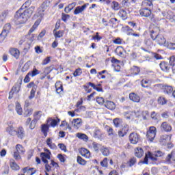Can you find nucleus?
<instances>
[{
  "label": "nucleus",
  "instance_id": "1",
  "mask_svg": "<svg viewBox=\"0 0 175 175\" xmlns=\"http://www.w3.org/2000/svg\"><path fill=\"white\" fill-rule=\"evenodd\" d=\"M33 12H35V7L31 6L29 9L18 10L15 14V20L18 24H25L29 18H31Z\"/></svg>",
  "mask_w": 175,
  "mask_h": 175
},
{
  "label": "nucleus",
  "instance_id": "2",
  "mask_svg": "<svg viewBox=\"0 0 175 175\" xmlns=\"http://www.w3.org/2000/svg\"><path fill=\"white\" fill-rule=\"evenodd\" d=\"M157 136V128L155 126H150L147 131L146 137L149 142H154V139Z\"/></svg>",
  "mask_w": 175,
  "mask_h": 175
},
{
  "label": "nucleus",
  "instance_id": "3",
  "mask_svg": "<svg viewBox=\"0 0 175 175\" xmlns=\"http://www.w3.org/2000/svg\"><path fill=\"white\" fill-rule=\"evenodd\" d=\"M148 159H150V161H152L153 162L158 161V158L154 157L151 152H148V153H146L144 161H139L138 165H140V163H144L145 165H148Z\"/></svg>",
  "mask_w": 175,
  "mask_h": 175
},
{
  "label": "nucleus",
  "instance_id": "4",
  "mask_svg": "<svg viewBox=\"0 0 175 175\" xmlns=\"http://www.w3.org/2000/svg\"><path fill=\"white\" fill-rule=\"evenodd\" d=\"M160 32L161 29H159V27H154L153 29H150L149 33L152 40L154 41L160 35Z\"/></svg>",
  "mask_w": 175,
  "mask_h": 175
},
{
  "label": "nucleus",
  "instance_id": "5",
  "mask_svg": "<svg viewBox=\"0 0 175 175\" xmlns=\"http://www.w3.org/2000/svg\"><path fill=\"white\" fill-rule=\"evenodd\" d=\"M140 140V135L137 133H131L129 135V142L131 144H137Z\"/></svg>",
  "mask_w": 175,
  "mask_h": 175
},
{
  "label": "nucleus",
  "instance_id": "6",
  "mask_svg": "<svg viewBox=\"0 0 175 175\" xmlns=\"http://www.w3.org/2000/svg\"><path fill=\"white\" fill-rule=\"evenodd\" d=\"M172 139V136L167 135H163L160 137L159 142L162 146H166V144H169L170 143V139Z\"/></svg>",
  "mask_w": 175,
  "mask_h": 175
},
{
  "label": "nucleus",
  "instance_id": "7",
  "mask_svg": "<svg viewBox=\"0 0 175 175\" xmlns=\"http://www.w3.org/2000/svg\"><path fill=\"white\" fill-rule=\"evenodd\" d=\"M139 12L142 17H150V16H151V10L148 9L147 7L142 8Z\"/></svg>",
  "mask_w": 175,
  "mask_h": 175
},
{
  "label": "nucleus",
  "instance_id": "8",
  "mask_svg": "<svg viewBox=\"0 0 175 175\" xmlns=\"http://www.w3.org/2000/svg\"><path fill=\"white\" fill-rule=\"evenodd\" d=\"M93 137L95 139H98V140H102L103 139V133L100 129L96 128L93 132Z\"/></svg>",
  "mask_w": 175,
  "mask_h": 175
},
{
  "label": "nucleus",
  "instance_id": "9",
  "mask_svg": "<svg viewBox=\"0 0 175 175\" xmlns=\"http://www.w3.org/2000/svg\"><path fill=\"white\" fill-rule=\"evenodd\" d=\"M154 42H157L158 44L160 46H165L166 44V39L165 37L162 35L160 34L155 40Z\"/></svg>",
  "mask_w": 175,
  "mask_h": 175
},
{
  "label": "nucleus",
  "instance_id": "10",
  "mask_svg": "<svg viewBox=\"0 0 175 175\" xmlns=\"http://www.w3.org/2000/svg\"><path fill=\"white\" fill-rule=\"evenodd\" d=\"M160 129L164 132H170L172 131V126L167 124V122H163L160 126Z\"/></svg>",
  "mask_w": 175,
  "mask_h": 175
},
{
  "label": "nucleus",
  "instance_id": "11",
  "mask_svg": "<svg viewBox=\"0 0 175 175\" xmlns=\"http://www.w3.org/2000/svg\"><path fill=\"white\" fill-rule=\"evenodd\" d=\"M164 94H167V95H170L173 92V87L168 85H163L161 88Z\"/></svg>",
  "mask_w": 175,
  "mask_h": 175
},
{
  "label": "nucleus",
  "instance_id": "12",
  "mask_svg": "<svg viewBox=\"0 0 175 175\" xmlns=\"http://www.w3.org/2000/svg\"><path fill=\"white\" fill-rule=\"evenodd\" d=\"M16 135L18 139H24V136H25V132L24 131V129L23 127H19L17 129L16 131Z\"/></svg>",
  "mask_w": 175,
  "mask_h": 175
},
{
  "label": "nucleus",
  "instance_id": "13",
  "mask_svg": "<svg viewBox=\"0 0 175 175\" xmlns=\"http://www.w3.org/2000/svg\"><path fill=\"white\" fill-rule=\"evenodd\" d=\"M88 5V3L84 4L82 6L76 7V8L74 11V14H75V15L80 14V13L84 12V10H85V9L87 8Z\"/></svg>",
  "mask_w": 175,
  "mask_h": 175
},
{
  "label": "nucleus",
  "instance_id": "14",
  "mask_svg": "<svg viewBox=\"0 0 175 175\" xmlns=\"http://www.w3.org/2000/svg\"><path fill=\"white\" fill-rule=\"evenodd\" d=\"M172 161L175 162V152H172L170 154H169L166 158H165V163H168L170 165L172 163Z\"/></svg>",
  "mask_w": 175,
  "mask_h": 175
},
{
  "label": "nucleus",
  "instance_id": "15",
  "mask_svg": "<svg viewBox=\"0 0 175 175\" xmlns=\"http://www.w3.org/2000/svg\"><path fill=\"white\" fill-rule=\"evenodd\" d=\"M81 124H83V121L80 118L74 119L72 122V126L76 129H79L81 126Z\"/></svg>",
  "mask_w": 175,
  "mask_h": 175
},
{
  "label": "nucleus",
  "instance_id": "16",
  "mask_svg": "<svg viewBox=\"0 0 175 175\" xmlns=\"http://www.w3.org/2000/svg\"><path fill=\"white\" fill-rule=\"evenodd\" d=\"M129 99L136 103H139V102H140V96L135 93H131L129 94Z\"/></svg>",
  "mask_w": 175,
  "mask_h": 175
},
{
  "label": "nucleus",
  "instance_id": "17",
  "mask_svg": "<svg viewBox=\"0 0 175 175\" xmlns=\"http://www.w3.org/2000/svg\"><path fill=\"white\" fill-rule=\"evenodd\" d=\"M159 66L163 72H169V70L170 69V66H169V64L165 62H161L159 64Z\"/></svg>",
  "mask_w": 175,
  "mask_h": 175
},
{
  "label": "nucleus",
  "instance_id": "18",
  "mask_svg": "<svg viewBox=\"0 0 175 175\" xmlns=\"http://www.w3.org/2000/svg\"><path fill=\"white\" fill-rule=\"evenodd\" d=\"M80 154L82 157H85V158H90L91 156V152L86 148H81L80 150Z\"/></svg>",
  "mask_w": 175,
  "mask_h": 175
},
{
  "label": "nucleus",
  "instance_id": "19",
  "mask_svg": "<svg viewBox=\"0 0 175 175\" xmlns=\"http://www.w3.org/2000/svg\"><path fill=\"white\" fill-rule=\"evenodd\" d=\"M10 53L11 54V55H12L13 57H14V58L18 59V57H20V51H18V49H15V48H12L10 50Z\"/></svg>",
  "mask_w": 175,
  "mask_h": 175
},
{
  "label": "nucleus",
  "instance_id": "20",
  "mask_svg": "<svg viewBox=\"0 0 175 175\" xmlns=\"http://www.w3.org/2000/svg\"><path fill=\"white\" fill-rule=\"evenodd\" d=\"M46 8H43V7H42V5L38 9V15L35 14L34 15V18L36 16L37 17H40V18H43L44 16V12L46 10Z\"/></svg>",
  "mask_w": 175,
  "mask_h": 175
},
{
  "label": "nucleus",
  "instance_id": "21",
  "mask_svg": "<svg viewBox=\"0 0 175 175\" xmlns=\"http://www.w3.org/2000/svg\"><path fill=\"white\" fill-rule=\"evenodd\" d=\"M23 173H27L29 175H33L35 173H36V170H35V168H29L28 167H26L23 168ZM34 170V171H33Z\"/></svg>",
  "mask_w": 175,
  "mask_h": 175
},
{
  "label": "nucleus",
  "instance_id": "22",
  "mask_svg": "<svg viewBox=\"0 0 175 175\" xmlns=\"http://www.w3.org/2000/svg\"><path fill=\"white\" fill-rule=\"evenodd\" d=\"M55 87L56 88V92L60 94L62 91H64V88L62 87V83L60 81H58L55 83Z\"/></svg>",
  "mask_w": 175,
  "mask_h": 175
},
{
  "label": "nucleus",
  "instance_id": "23",
  "mask_svg": "<svg viewBox=\"0 0 175 175\" xmlns=\"http://www.w3.org/2000/svg\"><path fill=\"white\" fill-rule=\"evenodd\" d=\"M105 106L109 110H114L116 109V104L113 101H106Z\"/></svg>",
  "mask_w": 175,
  "mask_h": 175
},
{
  "label": "nucleus",
  "instance_id": "24",
  "mask_svg": "<svg viewBox=\"0 0 175 175\" xmlns=\"http://www.w3.org/2000/svg\"><path fill=\"white\" fill-rule=\"evenodd\" d=\"M100 151L102 152L104 157H109V155H110V150L107 147L102 146Z\"/></svg>",
  "mask_w": 175,
  "mask_h": 175
},
{
  "label": "nucleus",
  "instance_id": "25",
  "mask_svg": "<svg viewBox=\"0 0 175 175\" xmlns=\"http://www.w3.org/2000/svg\"><path fill=\"white\" fill-rule=\"evenodd\" d=\"M53 139L49 137L46 139V144L49 146V148H51V150H56L57 146L53 143Z\"/></svg>",
  "mask_w": 175,
  "mask_h": 175
},
{
  "label": "nucleus",
  "instance_id": "26",
  "mask_svg": "<svg viewBox=\"0 0 175 175\" xmlns=\"http://www.w3.org/2000/svg\"><path fill=\"white\" fill-rule=\"evenodd\" d=\"M144 154V151H143V148H137L135 149V155L137 158H142V157H143Z\"/></svg>",
  "mask_w": 175,
  "mask_h": 175
},
{
  "label": "nucleus",
  "instance_id": "27",
  "mask_svg": "<svg viewBox=\"0 0 175 175\" xmlns=\"http://www.w3.org/2000/svg\"><path fill=\"white\" fill-rule=\"evenodd\" d=\"M10 166L12 170H19L20 166L17 165L14 160H10Z\"/></svg>",
  "mask_w": 175,
  "mask_h": 175
},
{
  "label": "nucleus",
  "instance_id": "28",
  "mask_svg": "<svg viewBox=\"0 0 175 175\" xmlns=\"http://www.w3.org/2000/svg\"><path fill=\"white\" fill-rule=\"evenodd\" d=\"M10 31H8L7 30L3 29L2 32L0 34V43H2L5 39H6V36H8V34Z\"/></svg>",
  "mask_w": 175,
  "mask_h": 175
},
{
  "label": "nucleus",
  "instance_id": "29",
  "mask_svg": "<svg viewBox=\"0 0 175 175\" xmlns=\"http://www.w3.org/2000/svg\"><path fill=\"white\" fill-rule=\"evenodd\" d=\"M64 33H65V31L64 30H59L58 31H53V35H54L55 39H57V38H62V36H64Z\"/></svg>",
  "mask_w": 175,
  "mask_h": 175
},
{
  "label": "nucleus",
  "instance_id": "30",
  "mask_svg": "<svg viewBox=\"0 0 175 175\" xmlns=\"http://www.w3.org/2000/svg\"><path fill=\"white\" fill-rule=\"evenodd\" d=\"M150 117L154 121H159L161 118V115L155 111H152Z\"/></svg>",
  "mask_w": 175,
  "mask_h": 175
},
{
  "label": "nucleus",
  "instance_id": "31",
  "mask_svg": "<svg viewBox=\"0 0 175 175\" xmlns=\"http://www.w3.org/2000/svg\"><path fill=\"white\" fill-rule=\"evenodd\" d=\"M7 132H8V133L11 135V136H16V130L14 129V127H13V126H8L7 128Z\"/></svg>",
  "mask_w": 175,
  "mask_h": 175
},
{
  "label": "nucleus",
  "instance_id": "32",
  "mask_svg": "<svg viewBox=\"0 0 175 175\" xmlns=\"http://www.w3.org/2000/svg\"><path fill=\"white\" fill-rule=\"evenodd\" d=\"M118 16H120L121 18H122V20H126V17H127L126 11L122 9L120 10L118 12Z\"/></svg>",
  "mask_w": 175,
  "mask_h": 175
},
{
  "label": "nucleus",
  "instance_id": "33",
  "mask_svg": "<svg viewBox=\"0 0 175 175\" xmlns=\"http://www.w3.org/2000/svg\"><path fill=\"white\" fill-rule=\"evenodd\" d=\"M107 131L108 133V136H110L111 137H114V136H117V134H116V133H114L113 128H111L110 126L107 127Z\"/></svg>",
  "mask_w": 175,
  "mask_h": 175
},
{
  "label": "nucleus",
  "instance_id": "34",
  "mask_svg": "<svg viewBox=\"0 0 175 175\" xmlns=\"http://www.w3.org/2000/svg\"><path fill=\"white\" fill-rule=\"evenodd\" d=\"M77 137H78V139H81V140H83L84 142H88V136L85 134L78 133L77 134Z\"/></svg>",
  "mask_w": 175,
  "mask_h": 175
},
{
  "label": "nucleus",
  "instance_id": "35",
  "mask_svg": "<svg viewBox=\"0 0 175 175\" xmlns=\"http://www.w3.org/2000/svg\"><path fill=\"white\" fill-rule=\"evenodd\" d=\"M76 6V3H72L71 4H70L68 7H66L64 9V12L66 13H69L70 12H72V10H73V8H75Z\"/></svg>",
  "mask_w": 175,
  "mask_h": 175
},
{
  "label": "nucleus",
  "instance_id": "36",
  "mask_svg": "<svg viewBox=\"0 0 175 175\" xmlns=\"http://www.w3.org/2000/svg\"><path fill=\"white\" fill-rule=\"evenodd\" d=\"M41 131L45 137H47V131H49V126L47 124H42Z\"/></svg>",
  "mask_w": 175,
  "mask_h": 175
},
{
  "label": "nucleus",
  "instance_id": "37",
  "mask_svg": "<svg viewBox=\"0 0 175 175\" xmlns=\"http://www.w3.org/2000/svg\"><path fill=\"white\" fill-rule=\"evenodd\" d=\"M16 152H18V154H24V152H25L24 148L21 144H17L16 146Z\"/></svg>",
  "mask_w": 175,
  "mask_h": 175
},
{
  "label": "nucleus",
  "instance_id": "38",
  "mask_svg": "<svg viewBox=\"0 0 175 175\" xmlns=\"http://www.w3.org/2000/svg\"><path fill=\"white\" fill-rule=\"evenodd\" d=\"M40 24V20H37L34 25H33V27L30 29L29 33H32V32H33V31H35L36 29V28H38V26Z\"/></svg>",
  "mask_w": 175,
  "mask_h": 175
},
{
  "label": "nucleus",
  "instance_id": "39",
  "mask_svg": "<svg viewBox=\"0 0 175 175\" xmlns=\"http://www.w3.org/2000/svg\"><path fill=\"white\" fill-rule=\"evenodd\" d=\"M77 162L79 164L81 165L82 166H85V165H87V161L84 160L81 157L78 156Z\"/></svg>",
  "mask_w": 175,
  "mask_h": 175
},
{
  "label": "nucleus",
  "instance_id": "40",
  "mask_svg": "<svg viewBox=\"0 0 175 175\" xmlns=\"http://www.w3.org/2000/svg\"><path fill=\"white\" fill-rule=\"evenodd\" d=\"M33 120H36V121H38L40 120V118L42 117V111H36L34 113H33Z\"/></svg>",
  "mask_w": 175,
  "mask_h": 175
},
{
  "label": "nucleus",
  "instance_id": "41",
  "mask_svg": "<svg viewBox=\"0 0 175 175\" xmlns=\"http://www.w3.org/2000/svg\"><path fill=\"white\" fill-rule=\"evenodd\" d=\"M51 2H53V0H45L41 5L42 8L43 9H47L49 6H50Z\"/></svg>",
  "mask_w": 175,
  "mask_h": 175
},
{
  "label": "nucleus",
  "instance_id": "42",
  "mask_svg": "<svg viewBox=\"0 0 175 175\" xmlns=\"http://www.w3.org/2000/svg\"><path fill=\"white\" fill-rule=\"evenodd\" d=\"M33 111V109L32 108L25 109L23 114L24 117H29V116H32Z\"/></svg>",
  "mask_w": 175,
  "mask_h": 175
},
{
  "label": "nucleus",
  "instance_id": "43",
  "mask_svg": "<svg viewBox=\"0 0 175 175\" xmlns=\"http://www.w3.org/2000/svg\"><path fill=\"white\" fill-rule=\"evenodd\" d=\"M131 73L135 76L139 75L140 73V68L137 66H133L131 68Z\"/></svg>",
  "mask_w": 175,
  "mask_h": 175
},
{
  "label": "nucleus",
  "instance_id": "44",
  "mask_svg": "<svg viewBox=\"0 0 175 175\" xmlns=\"http://www.w3.org/2000/svg\"><path fill=\"white\" fill-rule=\"evenodd\" d=\"M165 47H167V49H169L170 50H175V44L167 42H165V45H164Z\"/></svg>",
  "mask_w": 175,
  "mask_h": 175
},
{
  "label": "nucleus",
  "instance_id": "45",
  "mask_svg": "<svg viewBox=\"0 0 175 175\" xmlns=\"http://www.w3.org/2000/svg\"><path fill=\"white\" fill-rule=\"evenodd\" d=\"M152 155L153 158H159L161 157H163V152H162L161 150H158L155 152L154 153H152Z\"/></svg>",
  "mask_w": 175,
  "mask_h": 175
},
{
  "label": "nucleus",
  "instance_id": "46",
  "mask_svg": "<svg viewBox=\"0 0 175 175\" xmlns=\"http://www.w3.org/2000/svg\"><path fill=\"white\" fill-rule=\"evenodd\" d=\"M39 70L38 69L34 68L31 72H28V75L31 76V77H35L37 75H39Z\"/></svg>",
  "mask_w": 175,
  "mask_h": 175
},
{
  "label": "nucleus",
  "instance_id": "47",
  "mask_svg": "<svg viewBox=\"0 0 175 175\" xmlns=\"http://www.w3.org/2000/svg\"><path fill=\"white\" fill-rule=\"evenodd\" d=\"M121 122H122V120L120 118H116L113 120V124L116 128H118L121 125Z\"/></svg>",
  "mask_w": 175,
  "mask_h": 175
},
{
  "label": "nucleus",
  "instance_id": "48",
  "mask_svg": "<svg viewBox=\"0 0 175 175\" xmlns=\"http://www.w3.org/2000/svg\"><path fill=\"white\" fill-rule=\"evenodd\" d=\"M123 51H124V48H122V46H118L115 52L116 53V54H118V55H119L120 57H121V55H122L123 54Z\"/></svg>",
  "mask_w": 175,
  "mask_h": 175
},
{
  "label": "nucleus",
  "instance_id": "49",
  "mask_svg": "<svg viewBox=\"0 0 175 175\" xmlns=\"http://www.w3.org/2000/svg\"><path fill=\"white\" fill-rule=\"evenodd\" d=\"M92 147H93L94 151H96V152H99V148H100V144H99L96 142H93L92 143Z\"/></svg>",
  "mask_w": 175,
  "mask_h": 175
},
{
  "label": "nucleus",
  "instance_id": "50",
  "mask_svg": "<svg viewBox=\"0 0 175 175\" xmlns=\"http://www.w3.org/2000/svg\"><path fill=\"white\" fill-rule=\"evenodd\" d=\"M82 73H83V70H81V68H77L74 72L73 76L74 77H77V76H81Z\"/></svg>",
  "mask_w": 175,
  "mask_h": 175
},
{
  "label": "nucleus",
  "instance_id": "51",
  "mask_svg": "<svg viewBox=\"0 0 175 175\" xmlns=\"http://www.w3.org/2000/svg\"><path fill=\"white\" fill-rule=\"evenodd\" d=\"M16 111L19 116H21L23 114V108H21V105H20V104L18 103L16 104Z\"/></svg>",
  "mask_w": 175,
  "mask_h": 175
},
{
  "label": "nucleus",
  "instance_id": "52",
  "mask_svg": "<svg viewBox=\"0 0 175 175\" xmlns=\"http://www.w3.org/2000/svg\"><path fill=\"white\" fill-rule=\"evenodd\" d=\"M112 9H113V10H120V4L118 3V2L113 1L112 2Z\"/></svg>",
  "mask_w": 175,
  "mask_h": 175
},
{
  "label": "nucleus",
  "instance_id": "53",
  "mask_svg": "<svg viewBox=\"0 0 175 175\" xmlns=\"http://www.w3.org/2000/svg\"><path fill=\"white\" fill-rule=\"evenodd\" d=\"M158 103L162 105H166V103H167V100L164 97H159L158 98Z\"/></svg>",
  "mask_w": 175,
  "mask_h": 175
},
{
  "label": "nucleus",
  "instance_id": "54",
  "mask_svg": "<svg viewBox=\"0 0 175 175\" xmlns=\"http://www.w3.org/2000/svg\"><path fill=\"white\" fill-rule=\"evenodd\" d=\"M141 85L143 88H148V81L142 79L141 81Z\"/></svg>",
  "mask_w": 175,
  "mask_h": 175
},
{
  "label": "nucleus",
  "instance_id": "55",
  "mask_svg": "<svg viewBox=\"0 0 175 175\" xmlns=\"http://www.w3.org/2000/svg\"><path fill=\"white\" fill-rule=\"evenodd\" d=\"M8 11H3L0 16V20L1 21H3L6 17H8Z\"/></svg>",
  "mask_w": 175,
  "mask_h": 175
},
{
  "label": "nucleus",
  "instance_id": "56",
  "mask_svg": "<svg viewBox=\"0 0 175 175\" xmlns=\"http://www.w3.org/2000/svg\"><path fill=\"white\" fill-rule=\"evenodd\" d=\"M51 154L49 153H46V152H41L40 157L41 158L46 159H51L50 157Z\"/></svg>",
  "mask_w": 175,
  "mask_h": 175
},
{
  "label": "nucleus",
  "instance_id": "57",
  "mask_svg": "<svg viewBox=\"0 0 175 175\" xmlns=\"http://www.w3.org/2000/svg\"><path fill=\"white\" fill-rule=\"evenodd\" d=\"M142 5L145 7H151L152 6V1H150L148 0H145L143 3Z\"/></svg>",
  "mask_w": 175,
  "mask_h": 175
},
{
  "label": "nucleus",
  "instance_id": "58",
  "mask_svg": "<svg viewBox=\"0 0 175 175\" xmlns=\"http://www.w3.org/2000/svg\"><path fill=\"white\" fill-rule=\"evenodd\" d=\"M37 122V120L33 119L29 125L30 129H35V126H36Z\"/></svg>",
  "mask_w": 175,
  "mask_h": 175
},
{
  "label": "nucleus",
  "instance_id": "59",
  "mask_svg": "<svg viewBox=\"0 0 175 175\" xmlns=\"http://www.w3.org/2000/svg\"><path fill=\"white\" fill-rule=\"evenodd\" d=\"M170 66H173V68H174V65H175V56H171L170 57Z\"/></svg>",
  "mask_w": 175,
  "mask_h": 175
},
{
  "label": "nucleus",
  "instance_id": "60",
  "mask_svg": "<svg viewBox=\"0 0 175 175\" xmlns=\"http://www.w3.org/2000/svg\"><path fill=\"white\" fill-rule=\"evenodd\" d=\"M125 28L126 29L127 35H129V36L133 35V29H132L131 27H129V26H126Z\"/></svg>",
  "mask_w": 175,
  "mask_h": 175
},
{
  "label": "nucleus",
  "instance_id": "61",
  "mask_svg": "<svg viewBox=\"0 0 175 175\" xmlns=\"http://www.w3.org/2000/svg\"><path fill=\"white\" fill-rule=\"evenodd\" d=\"M96 102L98 103V105H103L105 103V98L103 97H97Z\"/></svg>",
  "mask_w": 175,
  "mask_h": 175
},
{
  "label": "nucleus",
  "instance_id": "62",
  "mask_svg": "<svg viewBox=\"0 0 175 175\" xmlns=\"http://www.w3.org/2000/svg\"><path fill=\"white\" fill-rule=\"evenodd\" d=\"M100 165H101V166H103V167H107V157L104 158V159L100 162Z\"/></svg>",
  "mask_w": 175,
  "mask_h": 175
},
{
  "label": "nucleus",
  "instance_id": "63",
  "mask_svg": "<svg viewBox=\"0 0 175 175\" xmlns=\"http://www.w3.org/2000/svg\"><path fill=\"white\" fill-rule=\"evenodd\" d=\"M129 131V126L127 124H125L123 128L122 129V131L126 135L128 133V131Z\"/></svg>",
  "mask_w": 175,
  "mask_h": 175
},
{
  "label": "nucleus",
  "instance_id": "64",
  "mask_svg": "<svg viewBox=\"0 0 175 175\" xmlns=\"http://www.w3.org/2000/svg\"><path fill=\"white\" fill-rule=\"evenodd\" d=\"M136 163V158L133 157L129 161V166L131 167V166H133Z\"/></svg>",
  "mask_w": 175,
  "mask_h": 175
}]
</instances>
